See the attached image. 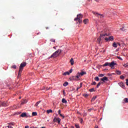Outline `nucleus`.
<instances>
[{"mask_svg": "<svg viewBox=\"0 0 128 128\" xmlns=\"http://www.w3.org/2000/svg\"><path fill=\"white\" fill-rule=\"evenodd\" d=\"M25 128H30V126H25Z\"/></svg>", "mask_w": 128, "mask_h": 128, "instance_id": "obj_51", "label": "nucleus"}, {"mask_svg": "<svg viewBox=\"0 0 128 128\" xmlns=\"http://www.w3.org/2000/svg\"><path fill=\"white\" fill-rule=\"evenodd\" d=\"M124 68H128V64H125L124 65Z\"/></svg>", "mask_w": 128, "mask_h": 128, "instance_id": "obj_44", "label": "nucleus"}, {"mask_svg": "<svg viewBox=\"0 0 128 128\" xmlns=\"http://www.w3.org/2000/svg\"><path fill=\"white\" fill-rule=\"evenodd\" d=\"M104 74H100L98 75L99 78H102V76H104Z\"/></svg>", "mask_w": 128, "mask_h": 128, "instance_id": "obj_34", "label": "nucleus"}, {"mask_svg": "<svg viewBox=\"0 0 128 128\" xmlns=\"http://www.w3.org/2000/svg\"><path fill=\"white\" fill-rule=\"evenodd\" d=\"M94 128H98V126L96 125V126H95Z\"/></svg>", "mask_w": 128, "mask_h": 128, "instance_id": "obj_52", "label": "nucleus"}, {"mask_svg": "<svg viewBox=\"0 0 128 128\" xmlns=\"http://www.w3.org/2000/svg\"><path fill=\"white\" fill-rule=\"evenodd\" d=\"M60 112H61L60 110H58V114H61Z\"/></svg>", "mask_w": 128, "mask_h": 128, "instance_id": "obj_50", "label": "nucleus"}, {"mask_svg": "<svg viewBox=\"0 0 128 128\" xmlns=\"http://www.w3.org/2000/svg\"><path fill=\"white\" fill-rule=\"evenodd\" d=\"M57 120H58V118H54L53 120L54 122H56Z\"/></svg>", "mask_w": 128, "mask_h": 128, "instance_id": "obj_38", "label": "nucleus"}, {"mask_svg": "<svg viewBox=\"0 0 128 128\" xmlns=\"http://www.w3.org/2000/svg\"><path fill=\"white\" fill-rule=\"evenodd\" d=\"M40 102H42V100H40V101L38 102H36V104H35V106H38V104H40Z\"/></svg>", "mask_w": 128, "mask_h": 128, "instance_id": "obj_23", "label": "nucleus"}, {"mask_svg": "<svg viewBox=\"0 0 128 128\" xmlns=\"http://www.w3.org/2000/svg\"><path fill=\"white\" fill-rule=\"evenodd\" d=\"M50 88H46V90H50Z\"/></svg>", "mask_w": 128, "mask_h": 128, "instance_id": "obj_54", "label": "nucleus"}, {"mask_svg": "<svg viewBox=\"0 0 128 128\" xmlns=\"http://www.w3.org/2000/svg\"><path fill=\"white\" fill-rule=\"evenodd\" d=\"M50 42H56V40L54 39H51Z\"/></svg>", "mask_w": 128, "mask_h": 128, "instance_id": "obj_39", "label": "nucleus"}, {"mask_svg": "<svg viewBox=\"0 0 128 128\" xmlns=\"http://www.w3.org/2000/svg\"><path fill=\"white\" fill-rule=\"evenodd\" d=\"M60 116H62V118H64V116L62 114H59Z\"/></svg>", "mask_w": 128, "mask_h": 128, "instance_id": "obj_43", "label": "nucleus"}, {"mask_svg": "<svg viewBox=\"0 0 128 128\" xmlns=\"http://www.w3.org/2000/svg\"><path fill=\"white\" fill-rule=\"evenodd\" d=\"M92 86H96V82H93L92 84H91Z\"/></svg>", "mask_w": 128, "mask_h": 128, "instance_id": "obj_37", "label": "nucleus"}, {"mask_svg": "<svg viewBox=\"0 0 128 128\" xmlns=\"http://www.w3.org/2000/svg\"><path fill=\"white\" fill-rule=\"evenodd\" d=\"M35 128H38V127H36Z\"/></svg>", "mask_w": 128, "mask_h": 128, "instance_id": "obj_63", "label": "nucleus"}, {"mask_svg": "<svg viewBox=\"0 0 128 128\" xmlns=\"http://www.w3.org/2000/svg\"><path fill=\"white\" fill-rule=\"evenodd\" d=\"M63 76H68L70 75V72H66L62 74Z\"/></svg>", "mask_w": 128, "mask_h": 128, "instance_id": "obj_19", "label": "nucleus"}, {"mask_svg": "<svg viewBox=\"0 0 128 128\" xmlns=\"http://www.w3.org/2000/svg\"><path fill=\"white\" fill-rule=\"evenodd\" d=\"M62 53V50H58L56 52H55L51 56L50 58H56L58 56H59L60 54Z\"/></svg>", "mask_w": 128, "mask_h": 128, "instance_id": "obj_3", "label": "nucleus"}, {"mask_svg": "<svg viewBox=\"0 0 128 128\" xmlns=\"http://www.w3.org/2000/svg\"><path fill=\"white\" fill-rule=\"evenodd\" d=\"M101 80H102V82H108V77L104 76L101 78Z\"/></svg>", "mask_w": 128, "mask_h": 128, "instance_id": "obj_9", "label": "nucleus"}, {"mask_svg": "<svg viewBox=\"0 0 128 128\" xmlns=\"http://www.w3.org/2000/svg\"><path fill=\"white\" fill-rule=\"evenodd\" d=\"M8 104L5 102L0 103V106H6Z\"/></svg>", "mask_w": 128, "mask_h": 128, "instance_id": "obj_10", "label": "nucleus"}, {"mask_svg": "<svg viewBox=\"0 0 128 128\" xmlns=\"http://www.w3.org/2000/svg\"><path fill=\"white\" fill-rule=\"evenodd\" d=\"M92 110H94V108H90L88 110V111H89L90 112H92Z\"/></svg>", "mask_w": 128, "mask_h": 128, "instance_id": "obj_30", "label": "nucleus"}, {"mask_svg": "<svg viewBox=\"0 0 128 128\" xmlns=\"http://www.w3.org/2000/svg\"><path fill=\"white\" fill-rule=\"evenodd\" d=\"M83 22H84V24H88V20L84 19Z\"/></svg>", "mask_w": 128, "mask_h": 128, "instance_id": "obj_21", "label": "nucleus"}, {"mask_svg": "<svg viewBox=\"0 0 128 128\" xmlns=\"http://www.w3.org/2000/svg\"><path fill=\"white\" fill-rule=\"evenodd\" d=\"M120 30H122V32H126V29H124V28H120Z\"/></svg>", "mask_w": 128, "mask_h": 128, "instance_id": "obj_41", "label": "nucleus"}, {"mask_svg": "<svg viewBox=\"0 0 128 128\" xmlns=\"http://www.w3.org/2000/svg\"><path fill=\"white\" fill-rule=\"evenodd\" d=\"M21 118H26V112H23L20 114V116Z\"/></svg>", "mask_w": 128, "mask_h": 128, "instance_id": "obj_15", "label": "nucleus"}, {"mask_svg": "<svg viewBox=\"0 0 128 128\" xmlns=\"http://www.w3.org/2000/svg\"><path fill=\"white\" fill-rule=\"evenodd\" d=\"M80 88L78 87V88H76V90H80Z\"/></svg>", "mask_w": 128, "mask_h": 128, "instance_id": "obj_53", "label": "nucleus"}, {"mask_svg": "<svg viewBox=\"0 0 128 128\" xmlns=\"http://www.w3.org/2000/svg\"><path fill=\"white\" fill-rule=\"evenodd\" d=\"M26 66V62H22L20 66L19 71L18 73V78H20V76H22V70H24V68Z\"/></svg>", "mask_w": 128, "mask_h": 128, "instance_id": "obj_1", "label": "nucleus"}, {"mask_svg": "<svg viewBox=\"0 0 128 128\" xmlns=\"http://www.w3.org/2000/svg\"><path fill=\"white\" fill-rule=\"evenodd\" d=\"M108 36L106 34H100V36L97 39V42H98V44H100L102 38H104V36Z\"/></svg>", "mask_w": 128, "mask_h": 128, "instance_id": "obj_4", "label": "nucleus"}, {"mask_svg": "<svg viewBox=\"0 0 128 128\" xmlns=\"http://www.w3.org/2000/svg\"><path fill=\"white\" fill-rule=\"evenodd\" d=\"M89 91L90 92H94V88H92L89 90Z\"/></svg>", "mask_w": 128, "mask_h": 128, "instance_id": "obj_33", "label": "nucleus"}, {"mask_svg": "<svg viewBox=\"0 0 128 128\" xmlns=\"http://www.w3.org/2000/svg\"><path fill=\"white\" fill-rule=\"evenodd\" d=\"M102 84V82H99L97 84L96 88H98V87L100 86V84Z\"/></svg>", "mask_w": 128, "mask_h": 128, "instance_id": "obj_28", "label": "nucleus"}, {"mask_svg": "<svg viewBox=\"0 0 128 128\" xmlns=\"http://www.w3.org/2000/svg\"><path fill=\"white\" fill-rule=\"evenodd\" d=\"M75 126L76 128H80V126H78V124H76Z\"/></svg>", "mask_w": 128, "mask_h": 128, "instance_id": "obj_40", "label": "nucleus"}, {"mask_svg": "<svg viewBox=\"0 0 128 128\" xmlns=\"http://www.w3.org/2000/svg\"><path fill=\"white\" fill-rule=\"evenodd\" d=\"M118 85L121 88H126V86H124V83H122V82L118 83Z\"/></svg>", "mask_w": 128, "mask_h": 128, "instance_id": "obj_12", "label": "nucleus"}, {"mask_svg": "<svg viewBox=\"0 0 128 128\" xmlns=\"http://www.w3.org/2000/svg\"><path fill=\"white\" fill-rule=\"evenodd\" d=\"M53 48H56V47H55V46H54V47H53Z\"/></svg>", "mask_w": 128, "mask_h": 128, "instance_id": "obj_61", "label": "nucleus"}, {"mask_svg": "<svg viewBox=\"0 0 128 128\" xmlns=\"http://www.w3.org/2000/svg\"><path fill=\"white\" fill-rule=\"evenodd\" d=\"M60 120H61L60 118H57V122H58V124H60Z\"/></svg>", "mask_w": 128, "mask_h": 128, "instance_id": "obj_26", "label": "nucleus"}, {"mask_svg": "<svg viewBox=\"0 0 128 128\" xmlns=\"http://www.w3.org/2000/svg\"><path fill=\"white\" fill-rule=\"evenodd\" d=\"M116 74H122V72L120 71L119 70H116Z\"/></svg>", "mask_w": 128, "mask_h": 128, "instance_id": "obj_20", "label": "nucleus"}, {"mask_svg": "<svg viewBox=\"0 0 128 128\" xmlns=\"http://www.w3.org/2000/svg\"><path fill=\"white\" fill-rule=\"evenodd\" d=\"M80 76H84V74H86V72H84V71L80 72V73L79 72Z\"/></svg>", "mask_w": 128, "mask_h": 128, "instance_id": "obj_13", "label": "nucleus"}, {"mask_svg": "<svg viewBox=\"0 0 128 128\" xmlns=\"http://www.w3.org/2000/svg\"><path fill=\"white\" fill-rule=\"evenodd\" d=\"M32 116H38V113L36 112H32Z\"/></svg>", "mask_w": 128, "mask_h": 128, "instance_id": "obj_24", "label": "nucleus"}, {"mask_svg": "<svg viewBox=\"0 0 128 128\" xmlns=\"http://www.w3.org/2000/svg\"><path fill=\"white\" fill-rule=\"evenodd\" d=\"M9 125L14 126V123H10Z\"/></svg>", "mask_w": 128, "mask_h": 128, "instance_id": "obj_55", "label": "nucleus"}, {"mask_svg": "<svg viewBox=\"0 0 128 128\" xmlns=\"http://www.w3.org/2000/svg\"><path fill=\"white\" fill-rule=\"evenodd\" d=\"M72 69H70V74H72Z\"/></svg>", "mask_w": 128, "mask_h": 128, "instance_id": "obj_48", "label": "nucleus"}, {"mask_svg": "<svg viewBox=\"0 0 128 128\" xmlns=\"http://www.w3.org/2000/svg\"><path fill=\"white\" fill-rule=\"evenodd\" d=\"M82 14H80L77 15L76 18H75L74 19V20H75L76 22L78 20L79 24H80L82 22Z\"/></svg>", "mask_w": 128, "mask_h": 128, "instance_id": "obj_2", "label": "nucleus"}, {"mask_svg": "<svg viewBox=\"0 0 128 128\" xmlns=\"http://www.w3.org/2000/svg\"><path fill=\"white\" fill-rule=\"evenodd\" d=\"M82 83L80 82V86H79L78 88H82Z\"/></svg>", "mask_w": 128, "mask_h": 128, "instance_id": "obj_45", "label": "nucleus"}, {"mask_svg": "<svg viewBox=\"0 0 128 128\" xmlns=\"http://www.w3.org/2000/svg\"><path fill=\"white\" fill-rule=\"evenodd\" d=\"M26 102H27L26 100H23L22 102L20 104H26Z\"/></svg>", "mask_w": 128, "mask_h": 128, "instance_id": "obj_22", "label": "nucleus"}, {"mask_svg": "<svg viewBox=\"0 0 128 128\" xmlns=\"http://www.w3.org/2000/svg\"><path fill=\"white\" fill-rule=\"evenodd\" d=\"M82 122H84V120H82V118H81V119L80 120V124H82Z\"/></svg>", "mask_w": 128, "mask_h": 128, "instance_id": "obj_46", "label": "nucleus"}, {"mask_svg": "<svg viewBox=\"0 0 128 128\" xmlns=\"http://www.w3.org/2000/svg\"><path fill=\"white\" fill-rule=\"evenodd\" d=\"M96 96H94L92 99V102H94L96 100Z\"/></svg>", "mask_w": 128, "mask_h": 128, "instance_id": "obj_29", "label": "nucleus"}, {"mask_svg": "<svg viewBox=\"0 0 128 128\" xmlns=\"http://www.w3.org/2000/svg\"><path fill=\"white\" fill-rule=\"evenodd\" d=\"M64 86H68V82H65L64 84H63Z\"/></svg>", "mask_w": 128, "mask_h": 128, "instance_id": "obj_27", "label": "nucleus"}, {"mask_svg": "<svg viewBox=\"0 0 128 128\" xmlns=\"http://www.w3.org/2000/svg\"><path fill=\"white\" fill-rule=\"evenodd\" d=\"M11 68H14V70H16V65H13L11 66Z\"/></svg>", "mask_w": 128, "mask_h": 128, "instance_id": "obj_31", "label": "nucleus"}, {"mask_svg": "<svg viewBox=\"0 0 128 128\" xmlns=\"http://www.w3.org/2000/svg\"><path fill=\"white\" fill-rule=\"evenodd\" d=\"M89 2H90V0H88Z\"/></svg>", "mask_w": 128, "mask_h": 128, "instance_id": "obj_62", "label": "nucleus"}, {"mask_svg": "<svg viewBox=\"0 0 128 128\" xmlns=\"http://www.w3.org/2000/svg\"><path fill=\"white\" fill-rule=\"evenodd\" d=\"M7 128H14L11 125L8 126H7Z\"/></svg>", "mask_w": 128, "mask_h": 128, "instance_id": "obj_42", "label": "nucleus"}, {"mask_svg": "<svg viewBox=\"0 0 128 128\" xmlns=\"http://www.w3.org/2000/svg\"><path fill=\"white\" fill-rule=\"evenodd\" d=\"M105 40L109 42V40H112V36H108V38L105 37Z\"/></svg>", "mask_w": 128, "mask_h": 128, "instance_id": "obj_8", "label": "nucleus"}, {"mask_svg": "<svg viewBox=\"0 0 128 128\" xmlns=\"http://www.w3.org/2000/svg\"><path fill=\"white\" fill-rule=\"evenodd\" d=\"M118 50H119L118 48L116 50V52H118Z\"/></svg>", "mask_w": 128, "mask_h": 128, "instance_id": "obj_56", "label": "nucleus"}, {"mask_svg": "<svg viewBox=\"0 0 128 128\" xmlns=\"http://www.w3.org/2000/svg\"><path fill=\"white\" fill-rule=\"evenodd\" d=\"M83 96H84V98H88V94H83Z\"/></svg>", "mask_w": 128, "mask_h": 128, "instance_id": "obj_36", "label": "nucleus"}, {"mask_svg": "<svg viewBox=\"0 0 128 128\" xmlns=\"http://www.w3.org/2000/svg\"><path fill=\"white\" fill-rule=\"evenodd\" d=\"M118 64H116V63L114 62H112V68H114V66H117Z\"/></svg>", "mask_w": 128, "mask_h": 128, "instance_id": "obj_18", "label": "nucleus"}, {"mask_svg": "<svg viewBox=\"0 0 128 128\" xmlns=\"http://www.w3.org/2000/svg\"><path fill=\"white\" fill-rule=\"evenodd\" d=\"M64 93H65L64 91H63L64 94Z\"/></svg>", "mask_w": 128, "mask_h": 128, "instance_id": "obj_59", "label": "nucleus"}, {"mask_svg": "<svg viewBox=\"0 0 128 128\" xmlns=\"http://www.w3.org/2000/svg\"><path fill=\"white\" fill-rule=\"evenodd\" d=\"M92 14H97V16H100V18H104V16H102V14H100L98 12H92Z\"/></svg>", "mask_w": 128, "mask_h": 128, "instance_id": "obj_11", "label": "nucleus"}, {"mask_svg": "<svg viewBox=\"0 0 128 128\" xmlns=\"http://www.w3.org/2000/svg\"><path fill=\"white\" fill-rule=\"evenodd\" d=\"M118 60H122V58H121L120 56L118 57Z\"/></svg>", "mask_w": 128, "mask_h": 128, "instance_id": "obj_47", "label": "nucleus"}, {"mask_svg": "<svg viewBox=\"0 0 128 128\" xmlns=\"http://www.w3.org/2000/svg\"><path fill=\"white\" fill-rule=\"evenodd\" d=\"M94 80H96V82H98V80H100V78H98V76H96L94 78Z\"/></svg>", "mask_w": 128, "mask_h": 128, "instance_id": "obj_32", "label": "nucleus"}, {"mask_svg": "<svg viewBox=\"0 0 128 128\" xmlns=\"http://www.w3.org/2000/svg\"><path fill=\"white\" fill-rule=\"evenodd\" d=\"M126 84L128 86V80H126Z\"/></svg>", "mask_w": 128, "mask_h": 128, "instance_id": "obj_49", "label": "nucleus"}, {"mask_svg": "<svg viewBox=\"0 0 128 128\" xmlns=\"http://www.w3.org/2000/svg\"><path fill=\"white\" fill-rule=\"evenodd\" d=\"M30 128H34V126H32Z\"/></svg>", "mask_w": 128, "mask_h": 128, "instance_id": "obj_60", "label": "nucleus"}, {"mask_svg": "<svg viewBox=\"0 0 128 128\" xmlns=\"http://www.w3.org/2000/svg\"><path fill=\"white\" fill-rule=\"evenodd\" d=\"M14 108H16V106H14Z\"/></svg>", "mask_w": 128, "mask_h": 128, "instance_id": "obj_58", "label": "nucleus"}, {"mask_svg": "<svg viewBox=\"0 0 128 128\" xmlns=\"http://www.w3.org/2000/svg\"><path fill=\"white\" fill-rule=\"evenodd\" d=\"M102 66H110L111 68H112V62H106Z\"/></svg>", "mask_w": 128, "mask_h": 128, "instance_id": "obj_6", "label": "nucleus"}, {"mask_svg": "<svg viewBox=\"0 0 128 128\" xmlns=\"http://www.w3.org/2000/svg\"><path fill=\"white\" fill-rule=\"evenodd\" d=\"M120 78L121 80H124V76H120Z\"/></svg>", "mask_w": 128, "mask_h": 128, "instance_id": "obj_35", "label": "nucleus"}, {"mask_svg": "<svg viewBox=\"0 0 128 128\" xmlns=\"http://www.w3.org/2000/svg\"><path fill=\"white\" fill-rule=\"evenodd\" d=\"M46 112H47V114H50V113L52 112V110H47Z\"/></svg>", "mask_w": 128, "mask_h": 128, "instance_id": "obj_25", "label": "nucleus"}, {"mask_svg": "<svg viewBox=\"0 0 128 128\" xmlns=\"http://www.w3.org/2000/svg\"><path fill=\"white\" fill-rule=\"evenodd\" d=\"M48 28H49L48 27H46V30H48Z\"/></svg>", "mask_w": 128, "mask_h": 128, "instance_id": "obj_57", "label": "nucleus"}, {"mask_svg": "<svg viewBox=\"0 0 128 128\" xmlns=\"http://www.w3.org/2000/svg\"><path fill=\"white\" fill-rule=\"evenodd\" d=\"M80 76V72H78L76 76H72V80H78Z\"/></svg>", "mask_w": 128, "mask_h": 128, "instance_id": "obj_5", "label": "nucleus"}, {"mask_svg": "<svg viewBox=\"0 0 128 128\" xmlns=\"http://www.w3.org/2000/svg\"><path fill=\"white\" fill-rule=\"evenodd\" d=\"M122 104H126V102H128V98H124L122 102Z\"/></svg>", "mask_w": 128, "mask_h": 128, "instance_id": "obj_14", "label": "nucleus"}, {"mask_svg": "<svg viewBox=\"0 0 128 128\" xmlns=\"http://www.w3.org/2000/svg\"><path fill=\"white\" fill-rule=\"evenodd\" d=\"M21 98L20 97V98Z\"/></svg>", "mask_w": 128, "mask_h": 128, "instance_id": "obj_64", "label": "nucleus"}, {"mask_svg": "<svg viewBox=\"0 0 128 128\" xmlns=\"http://www.w3.org/2000/svg\"><path fill=\"white\" fill-rule=\"evenodd\" d=\"M62 104H67L68 103V101H66V100L64 98H63L62 99Z\"/></svg>", "mask_w": 128, "mask_h": 128, "instance_id": "obj_16", "label": "nucleus"}, {"mask_svg": "<svg viewBox=\"0 0 128 128\" xmlns=\"http://www.w3.org/2000/svg\"><path fill=\"white\" fill-rule=\"evenodd\" d=\"M118 46H120V44L119 42H114L112 44V46L114 48H118Z\"/></svg>", "mask_w": 128, "mask_h": 128, "instance_id": "obj_7", "label": "nucleus"}, {"mask_svg": "<svg viewBox=\"0 0 128 128\" xmlns=\"http://www.w3.org/2000/svg\"><path fill=\"white\" fill-rule=\"evenodd\" d=\"M70 64H71V66H74V58H72L70 60Z\"/></svg>", "mask_w": 128, "mask_h": 128, "instance_id": "obj_17", "label": "nucleus"}]
</instances>
